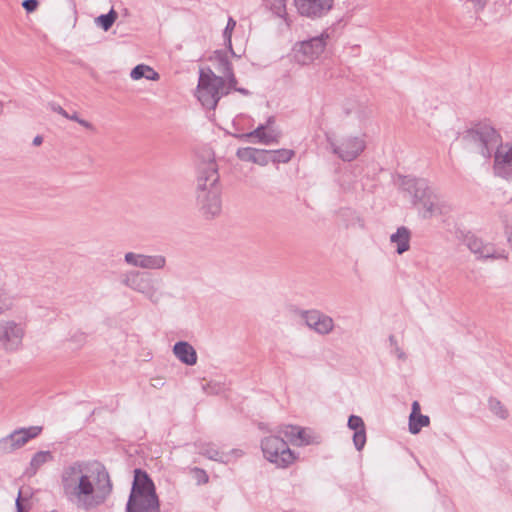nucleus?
Listing matches in <instances>:
<instances>
[{"label":"nucleus","mask_w":512,"mask_h":512,"mask_svg":"<svg viewBox=\"0 0 512 512\" xmlns=\"http://www.w3.org/2000/svg\"><path fill=\"white\" fill-rule=\"evenodd\" d=\"M43 142V138L41 136H36L34 139H33V145L35 146H38L40 145L41 143Z\"/></svg>","instance_id":"8fccbe9b"},{"label":"nucleus","mask_w":512,"mask_h":512,"mask_svg":"<svg viewBox=\"0 0 512 512\" xmlns=\"http://www.w3.org/2000/svg\"><path fill=\"white\" fill-rule=\"evenodd\" d=\"M199 453L211 460L223 462L222 453L212 444H203L200 446Z\"/></svg>","instance_id":"7c9ffc66"},{"label":"nucleus","mask_w":512,"mask_h":512,"mask_svg":"<svg viewBox=\"0 0 512 512\" xmlns=\"http://www.w3.org/2000/svg\"><path fill=\"white\" fill-rule=\"evenodd\" d=\"M126 512H160V501L157 493L130 492L126 503Z\"/></svg>","instance_id":"9b49d317"},{"label":"nucleus","mask_w":512,"mask_h":512,"mask_svg":"<svg viewBox=\"0 0 512 512\" xmlns=\"http://www.w3.org/2000/svg\"><path fill=\"white\" fill-rule=\"evenodd\" d=\"M130 492H135L139 495L141 493L148 492L156 493V487L148 473L140 468H137L134 470V478Z\"/></svg>","instance_id":"6ab92c4d"},{"label":"nucleus","mask_w":512,"mask_h":512,"mask_svg":"<svg viewBox=\"0 0 512 512\" xmlns=\"http://www.w3.org/2000/svg\"><path fill=\"white\" fill-rule=\"evenodd\" d=\"M227 90H234V91H237L239 92L240 94L244 95V96H248L250 95V91L245 89V88H242V87H238L237 84H235L234 87H229V84L227 83Z\"/></svg>","instance_id":"79ce46f5"},{"label":"nucleus","mask_w":512,"mask_h":512,"mask_svg":"<svg viewBox=\"0 0 512 512\" xmlns=\"http://www.w3.org/2000/svg\"><path fill=\"white\" fill-rule=\"evenodd\" d=\"M209 61L212 62L213 66L224 79H227L229 87H234L237 84V79L233 72L232 64L228 58V52L225 50H216L213 55L210 56Z\"/></svg>","instance_id":"dca6fc26"},{"label":"nucleus","mask_w":512,"mask_h":512,"mask_svg":"<svg viewBox=\"0 0 512 512\" xmlns=\"http://www.w3.org/2000/svg\"><path fill=\"white\" fill-rule=\"evenodd\" d=\"M461 140L466 149L477 152L484 158H490L495 150L494 175L512 181V143H502L495 128L485 123L476 124L463 133Z\"/></svg>","instance_id":"f03ea898"},{"label":"nucleus","mask_w":512,"mask_h":512,"mask_svg":"<svg viewBox=\"0 0 512 512\" xmlns=\"http://www.w3.org/2000/svg\"><path fill=\"white\" fill-rule=\"evenodd\" d=\"M130 77L133 80L146 78L147 80L157 81L159 80L160 75L152 67L145 64H139L131 70Z\"/></svg>","instance_id":"393cba45"},{"label":"nucleus","mask_w":512,"mask_h":512,"mask_svg":"<svg viewBox=\"0 0 512 512\" xmlns=\"http://www.w3.org/2000/svg\"><path fill=\"white\" fill-rule=\"evenodd\" d=\"M328 35L322 33L319 36L298 42L293 48V57L301 65H308L316 60L325 50Z\"/></svg>","instance_id":"6e6552de"},{"label":"nucleus","mask_w":512,"mask_h":512,"mask_svg":"<svg viewBox=\"0 0 512 512\" xmlns=\"http://www.w3.org/2000/svg\"><path fill=\"white\" fill-rule=\"evenodd\" d=\"M413 199L424 219L442 215L447 211V205L429 186L425 179L414 181Z\"/></svg>","instance_id":"423d86ee"},{"label":"nucleus","mask_w":512,"mask_h":512,"mask_svg":"<svg viewBox=\"0 0 512 512\" xmlns=\"http://www.w3.org/2000/svg\"><path fill=\"white\" fill-rule=\"evenodd\" d=\"M430 424V418L427 415L409 416V431L412 434H418L423 427Z\"/></svg>","instance_id":"bb28decb"},{"label":"nucleus","mask_w":512,"mask_h":512,"mask_svg":"<svg viewBox=\"0 0 512 512\" xmlns=\"http://www.w3.org/2000/svg\"><path fill=\"white\" fill-rule=\"evenodd\" d=\"M512 5V0H495L494 7L499 13H505Z\"/></svg>","instance_id":"f704fd0d"},{"label":"nucleus","mask_w":512,"mask_h":512,"mask_svg":"<svg viewBox=\"0 0 512 512\" xmlns=\"http://www.w3.org/2000/svg\"><path fill=\"white\" fill-rule=\"evenodd\" d=\"M394 352L400 360L406 359V354L399 348V346L394 348Z\"/></svg>","instance_id":"de8ad7c7"},{"label":"nucleus","mask_w":512,"mask_h":512,"mask_svg":"<svg viewBox=\"0 0 512 512\" xmlns=\"http://www.w3.org/2000/svg\"><path fill=\"white\" fill-rule=\"evenodd\" d=\"M65 118L75 122H78L81 119L76 112H74L73 114L68 113V117Z\"/></svg>","instance_id":"09e8293b"},{"label":"nucleus","mask_w":512,"mask_h":512,"mask_svg":"<svg viewBox=\"0 0 512 512\" xmlns=\"http://www.w3.org/2000/svg\"><path fill=\"white\" fill-rule=\"evenodd\" d=\"M357 117L360 121H364L371 117L372 110L368 108L367 106L358 105V109L356 111Z\"/></svg>","instance_id":"c9c22d12"},{"label":"nucleus","mask_w":512,"mask_h":512,"mask_svg":"<svg viewBox=\"0 0 512 512\" xmlns=\"http://www.w3.org/2000/svg\"><path fill=\"white\" fill-rule=\"evenodd\" d=\"M86 336L82 332L75 333L71 337V341L77 343L78 345H82L85 342Z\"/></svg>","instance_id":"ea45409f"},{"label":"nucleus","mask_w":512,"mask_h":512,"mask_svg":"<svg viewBox=\"0 0 512 512\" xmlns=\"http://www.w3.org/2000/svg\"><path fill=\"white\" fill-rule=\"evenodd\" d=\"M121 282L130 289L143 294L153 304H158L165 296H171L162 290V279L155 278L149 273L137 270L128 271L122 275Z\"/></svg>","instance_id":"20e7f679"},{"label":"nucleus","mask_w":512,"mask_h":512,"mask_svg":"<svg viewBox=\"0 0 512 512\" xmlns=\"http://www.w3.org/2000/svg\"><path fill=\"white\" fill-rule=\"evenodd\" d=\"M239 139H249L255 137L258 141L265 145L278 143V135L274 131H266V126L260 124L256 129L251 132L236 135Z\"/></svg>","instance_id":"4be33fe9"},{"label":"nucleus","mask_w":512,"mask_h":512,"mask_svg":"<svg viewBox=\"0 0 512 512\" xmlns=\"http://www.w3.org/2000/svg\"><path fill=\"white\" fill-rule=\"evenodd\" d=\"M298 12L308 18H320L333 7V0H295Z\"/></svg>","instance_id":"ddd939ff"},{"label":"nucleus","mask_w":512,"mask_h":512,"mask_svg":"<svg viewBox=\"0 0 512 512\" xmlns=\"http://www.w3.org/2000/svg\"><path fill=\"white\" fill-rule=\"evenodd\" d=\"M22 6L23 8L27 11V12H33L37 9L38 7V1L37 0H24L22 2Z\"/></svg>","instance_id":"4c0bfd02"},{"label":"nucleus","mask_w":512,"mask_h":512,"mask_svg":"<svg viewBox=\"0 0 512 512\" xmlns=\"http://www.w3.org/2000/svg\"><path fill=\"white\" fill-rule=\"evenodd\" d=\"M166 265V258L163 255H144L142 254L141 268L158 270Z\"/></svg>","instance_id":"a878e982"},{"label":"nucleus","mask_w":512,"mask_h":512,"mask_svg":"<svg viewBox=\"0 0 512 512\" xmlns=\"http://www.w3.org/2000/svg\"><path fill=\"white\" fill-rule=\"evenodd\" d=\"M235 26H236L235 20H233L232 18H229L227 26H226L225 31H224V34L227 35L228 32L232 31Z\"/></svg>","instance_id":"49530a36"},{"label":"nucleus","mask_w":512,"mask_h":512,"mask_svg":"<svg viewBox=\"0 0 512 512\" xmlns=\"http://www.w3.org/2000/svg\"><path fill=\"white\" fill-rule=\"evenodd\" d=\"M77 123L80 124L81 126H83L84 128L92 131V132L96 131L95 126L91 122H89V121H87L85 119L81 118Z\"/></svg>","instance_id":"37998d69"},{"label":"nucleus","mask_w":512,"mask_h":512,"mask_svg":"<svg viewBox=\"0 0 512 512\" xmlns=\"http://www.w3.org/2000/svg\"><path fill=\"white\" fill-rule=\"evenodd\" d=\"M489 410L499 419L506 420L509 417L508 409L497 398L490 397L488 400Z\"/></svg>","instance_id":"cd10ccee"},{"label":"nucleus","mask_w":512,"mask_h":512,"mask_svg":"<svg viewBox=\"0 0 512 512\" xmlns=\"http://www.w3.org/2000/svg\"><path fill=\"white\" fill-rule=\"evenodd\" d=\"M197 202L206 217H215L221 212L218 166L213 159L198 164Z\"/></svg>","instance_id":"7ed1b4c3"},{"label":"nucleus","mask_w":512,"mask_h":512,"mask_svg":"<svg viewBox=\"0 0 512 512\" xmlns=\"http://www.w3.org/2000/svg\"><path fill=\"white\" fill-rule=\"evenodd\" d=\"M261 449L266 460L278 468H287L297 459L287 442L277 435L262 439Z\"/></svg>","instance_id":"0eeeda50"},{"label":"nucleus","mask_w":512,"mask_h":512,"mask_svg":"<svg viewBox=\"0 0 512 512\" xmlns=\"http://www.w3.org/2000/svg\"><path fill=\"white\" fill-rule=\"evenodd\" d=\"M411 232L405 227H398L396 232L390 236L391 243L396 244V252L403 254L410 249Z\"/></svg>","instance_id":"5701e85b"},{"label":"nucleus","mask_w":512,"mask_h":512,"mask_svg":"<svg viewBox=\"0 0 512 512\" xmlns=\"http://www.w3.org/2000/svg\"><path fill=\"white\" fill-rule=\"evenodd\" d=\"M229 94L225 79L210 68L201 69L197 86V98L207 109H215L222 96Z\"/></svg>","instance_id":"39448f33"},{"label":"nucleus","mask_w":512,"mask_h":512,"mask_svg":"<svg viewBox=\"0 0 512 512\" xmlns=\"http://www.w3.org/2000/svg\"><path fill=\"white\" fill-rule=\"evenodd\" d=\"M50 107L54 112L62 115L63 117H68V112L64 110L59 104L50 103Z\"/></svg>","instance_id":"a19ab883"},{"label":"nucleus","mask_w":512,"mask_h":512,"mask_svg":"<svg viewBox=\"0 0 512 512\" xmlns=\"http://www.w3.org/2000/svg\"><path fill=\"white\" fill-rule=\"evenodd\" d=\"M347 214H350L352 217H353V221L351 223H349L347 226H358L359 228L363 229L365 224H364V220L358 216L355 212L353 211H350V210H346L345 211Z\"/></svg>","instance_id":"e433bc0d"},{"label":"nucleus","mask_w":512,"mask_h":512,"mask_svg":"<svg viewBox=\"0 0 512 512\" xmlns=\"http://www.w3.org/2000/svg\"><path fill=\"white\" fill-rule=\"evenodd\" d=\"M53 455L50 451H39L32 457L30 466L27 468L25 474L28 477L34 476L38 469L45 463L52 461Z\"/></svg>","instance_id":"b1692460"},{"label":"nucleus","mask_w":512,"mask_h":512,"mask_svg":"<svg viewBox=\"0 0 512 512\" xmlns=\"http://www.w3.org/2000/svg\"><path fill=\"white\" fill-rule=\"evenodd\" d=\"M328 143L333 151L343 161H352L356 159L365 149V141L359 137H346L339 144L328 139Z\"/></svg>","instance_id":"9d476101"},{"label":"nucleus","mask_w":512,"mask_h":512,"mask_svg":"<svg viewBox=\"0 0 512 512\" xmlns=\"http://www.w3.org/2000/svg\"><path fill=\"white\" fill-rule=\"evenodd\" d=\"M420 404L418 401H414L412 403V411L410 413V416L420 415Z\"/></svg>","instance_id":"c03bdc74"},{"label":"nucleus","mask_w":512,"mask_h":512,"mask_svg":"<svg viewBox=\"0 0 512 512\" xmlns=\"http://www.w3.org/2000/svg\"><path fill=\"white\" fill-rule=\"evenodd\" d=\"M42 431L40 426H31L14 430L0 439V454H9L23 447L30 439L37 437Z\"/></svg>","instance_id":"1a4fd4ad"},{"label":"nucleus","mask_w":512,"mask_h":512,"mask_svg":"<svg viewBox=\"0 0 512 512\" xmlns=\"http://www.w3.org/2000/svg\"><path fill=\"white\" fill-rule=\"evenodd\" d=\"M142 254H136L133 252H127L124 255V261L133 267L141 268Z\"/></svg>","instance_id":"72a5a7b5"},{"label":"nucleus","mask_w":512,"mask_h":512,"mask_svg":"<svg viewBox=\"0 0 512 512\" xmlns=\"http://www.w3.org/2000/svg\"><path fill=\"white\" fill-rule=\"evenodd\" d=\"M268 151L271 156L270 162H273V163H287L295 155L294 150H291V149H278V150H268Z\"/></svg>","instance_id":"c756f323"},{"label":"nucleus","mask_w":512,"mask_h":512,"mask_svg":"<svg viewBox=\"0 0 512 512\" xmlns=\"http://www.w3.org/2000/svg\"><path fill=\"white\" fill-rule=\"evenodd\" d=\"M87 463L75 461L63 468L61 487L66 499L77 508L89 511L102 505L112 491L108 472L98 465L96 476L89 475Z\"/></svg>","instance_id":"f257e3e1"},{"label":"nucleus","mask_w":512,"mask_h":512,"mask_svg":"<svg viewBox=\"0 0 512 512\" xmlns=\"http://www.w3.org/2000/svg\"><path fill=\"white\" fill-rule=\"evenodd\" d=\"M229 51L231 52V54H232V55H234V56H235V53H234V51H233V49H232V45H231V42H230V41H229Z\"/></svg>","instance_id":"603ef678"},{"label":"nucleus","mask_w":512,"mask_h":512,"mask_svg":"<svg viewBox=\"0 0 512 512\" xmlns=\"http://www.w3.org/2000/svg\"><path fill=\"white\" fill-rule=\"evenodd\" d=\"M303 318L309 328L322 335L329 334L334 328L333 319L318 310L306 311Z\"/></svg>","instance_id":"f3484780"},{"label":"nucleus","mask_w":512,"mask_h":512,"mask_svg":"<svg viewBox=\"0 0 512 512\" xmlns=\"http://www.w3.org/2000/svg\"><path fill=\"white\" fill-rule=\"evenodd\" d=\"M266 6L278 17L286 16V0H265Z\"/></svg>","instance_id":"2f4dec72"},{"label":"nucleus","mask_w":512,"mask_h":512,"mask_svg":"<svg viewBox=\"0 0 512 512\" xmlns=\"http://www.w3.org/2000/svg\"><path fill=\"white\" fill-rule=\"evenodd\" d=\"M236 156L245 162H252L261 166L267 165L271 156L268 150H261L253 147H242L236 152Z\"/></svg>","instance_id":"a211bd4d"},{"label":"nucleus","mask_w":512,"mask_h":512,"mask_svg":"<svg viewBox=\"0 0 512 512\" xmlns=\"http://www.w3.org/2000/svg\"><path fill=\"white\" fill-rule=\"evenodd\" d=\"M173 353L183 364L192 366L197 363L196 350L186 341H179L175 343L173 346Z\"/></svg>","instance_id":"412c9836"},{"label":"nucleus","mask_w":512,"mask_h":512,"mask_svg":"<svg viewBox=\"0 0 512 512\" xmlns=\"http://www.w3.org/2000/svg\"><path fill=\"white\" fill-rule=\"evenodd\" d=\"M389 341H390V344L395 348L397 345V341L395 339V337L393 335H390L389 336Z\"/></svg>","instance_id":"3c124183"},{"label":"nucleus","mask_w":512,"mask_h":512,"mask_svg":"<svg viewBox=\"0 0 512 512\" xmlns=\"http://www.w3.org/2000/svg\"><path fill=\"white\" fill-rule=\"evenodd\" d=\"M467 248L478 258L481 259H506V253L503 249H497L490 243H484L475 235H467L464 239Z\"/></svg>","instance_id":"f8f14e48"},{"label":"nucleus","mask_w":512,"mask_h":512,"mask_svg":"<svg viewBox=\"0 0 512 512\" xmlns=\"http://www.w3.org/2000/svg\"><path fill=\"white\" fill-rule=\"evenodd\" d=\"M281 434L295 446H306L311 444H319V437L316 436L310 429L301 428L298 426L288 425L284 427Z\"/></svg>","instance_id":"2eb2a0df"},{"label":"nucleus","mask_w":512,"mask_h":512,"mask_svg":"<svg viewBox=\"0 0 512 512\" xmlns=\"http://www.w3.org/2000/svg\"><path fill=\"white\" fill-rule=\"evenodd\" d=\"M12 306V298L8 296L5 289L0 286V313L8 310Z\"/></svg>","instance_id":"473e14b6"},{"label":"nucleus","mask_w":512,"mask_h":512,"mask_svg":"<svg viewBox=\"0 0 512 512\" xmlns=\"http://www.w3.org/2000/svg\"><path fill=\"white\" fill-rule=\"evenodd\" d=\"M351 430H354L353 443L358 451H361L366 443V429L363 419L357 415H351L347 423Z\"/></svg>","instance_id":"aec40b11"},{"label":"nucleus","mask_w":512,"mask_h":512,"mask_svg":"<svg viewBox=\"0 0 512 512\" xmlns=\"http://www.w3.org/2000/svg\"><path fill=\"white\" fill-rule=\"evenodd\" d=\"M24 330L14 321L0 323V342L7 350H15L22 342Z\"/></svg>","instance_id":"4468645a"},{"label":"nucleus","mask_w":512,"mask_h":512,"mask_svg":"<svg viewBox=\"0 0 512 512\" xmlns=\"http://www.w3.org/2000/svg\"><path fill=\"white\" fill-rule=\"evenodd\" d=\"M194 472L197 476L198 483H207L208 482V475L203 469L200 468H194Z\"/></svg>","instance_id":"58836bf2"},{"label":"nucleus","mask_w":512,"mask_h":512,"mask_svg":"<svg viewBox=\"0 0 512 512\" xmlns=\"http://www.w3.org/2000/svg\"><path fill=\"white\" fill-rule=\"evenodd\" d=\"M117 17V12L112 8L107 14H101L100 16L95 18V23L104 31H108L117 20Z\"/></svg>","instance_id":"c85d7f7f"},{"label":"nucleus","mask_w":512,"mask_h":512,"mask_svg":"<svg viewBox=\"0 0 512 512\" xmlns=\"http://www.w3.org/2000/svg\"><path fill=\"white\" fill-rule=\"evenodd\" d=\"M151 385L154 387V388H161L163 385H164V381L162 378H153L151 379Z\"/></svg>","instance_id":"a18cd8bd"}]
</instances>
